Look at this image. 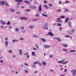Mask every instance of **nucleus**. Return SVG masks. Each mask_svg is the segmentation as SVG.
I'll return each mask as SVG.
<instances>
[{
  "instance_id": "nucleus-45",
  "label": "nucleus",
  "mask_w": 76,
  "mask_h": 76,
  "mask_svg": "<svg viewBox=\"0 0 76 76\" xmlns=\"http://www.w3.org/2000/svg\"><path fill=\"white\" fill-rule=\"evenodd\" d=\"M74 32H75V30L73 29H72V32L73 33Z\"/></svg>"
},
{
  "instance_id": "nucleus-15",
  "label": "nucleus",
  "mask_w": 76,
  "mask_h": 76,
  "mask_svg": "<svg viewBox=\"0 0 76 76\" xmlns=\"http://www.w3.org/2000/svg\"><path fill=\"white\" fill-rule=\"evenodd\" d=\"M41 40H42L43 42H45L46 41V40L43 39V38H41Z\"/></svg>"
},
{
  "instance_id": "nucleus-7",
  "label": "nucleus",
  "mask_w": 76,
  "mask_h": 76,
  "mask_svg": "<svg viewBox=\"0 0 76 76\" xmlns=\"http://www.w3.org/2000/svg\"><path fill=\"white\" fill-rule=\"evenodd\" d=\"M48 35H50V36H54V34H52V33L49 32L48 33Z\"/></svg>"
},
{
  "instance_id": "nucleus-52",
  "label": "nucleus",
  "mask_w": 76,
  "mask_h": 76,
  "mask_svg": "<svg viewBox=\"0 0 76 76\" xmlns=\"http://www.w3.org/2000/svg\"><path fill=\"white\" fill-rule=\"evenodd\" d=\"M50 58H51V57H53V55H51L50 56Z\"/></svg>"
},
{
  "instance_id": "nucleus-58",
  "label": "nucleus",
  "mask_w": 76,
  "mask_h": 76,
  "mask_svg": "<svg viewBox=\"0 0 76 76\" xmlns=\"http://www.w3.org/2000/svg\"><path fill=\"white\" fill-rule=\"evenodd\" d=\"M58 12H60V11H61V10H57Z\"/></svg>"
},
{
  "instance_id": "nucleus-41",
  "label": "nucleus",
  "mask_w": 76,
  "mask_h": 76,
  "mask_svg": "<svg viewBox=\"0 0 76 76\" xmlns=\"http://www.w3.org/2000/svg\"><path fill=\"white\" fill-rule=\"evenodd\" d=\"M48 25V24L47 23H45V26H46Z\"/></svg>"
},
{
  "instance_id": "nucleus-50",
  "label": "nucleus",
  "mask_w": 76,
  "mask_h": 76,
  "mask_svg": "<svg viewBox=\"0 0 76 76\" xmlns=\"http://www.w3.org/2000/svg\"><path fill=\"white\" fill-rule=\"evenodd\" d=\"M33 50H37V49L36 48H33Z\"/></svg>"
},
{
  "instance_id": "nucleus-19",
  "label": "nucleus",
  "mask_w": 76,
  "mask_h": 76,
  "mask_svg": "<svg viewBox=\"0 0 76 76\" xmlns=\"http://www.w3.org/2000/svg\"><path fill=\"white\" fill-rule=\"evenodd\" d=\"M56 39L57 40H58V41H61V39L60 38H56Z\"/></svg>"
},
{
  "instance_id": "nucleus-49",
  "label": "nucleus",
  "mask_w": 76,
  "mask_h": 76,
  "mask_svg": "<svg viewBox=\"0 0 76 76\" xmlns=\"http://www.w3.org/2000/svg\"><path fill=\"white\" fill-rule=\"evenodd\" d=\"M21 29H24V27H21Z\"/></svg>"
},
{
  "instance_id": "nucleus-5",
  "label": "nucleus",
  "mask_w": 76,
  "mask_h": 76,
  "mask_svg": "<svg viewBox=\"0 0 76 76\" xmlns=\"http://www.w3.org/2000/svg\"><path fill=\"white\" fill-rule=\"evenodd\" d=\"M30 8H31V9H36V7H35V6H30Z\"/></svg>"
},
{
  "instance_id": "nucleus-62",
  "label": "nucleus",
  "mask_w": 76,
  "mask_h": 76,
  "mask_svg": "<svg viewBox=\"0 0 76 76\" xmlns=\"http://www.w3.org/2000/svg\"><path fill=\"white\" fill-rule=\"evenodd\" d=\"M59 4H61V1L59 2Z\"/></svg>"
},
{
  "instance_id": "nucleus-25",
  "label": "nucleus",
  "mask_w": 76,
  "mask_h": 76,
  "mask_svg": "<svg viewBox=\"0 0 76 76\" xmlns=\"http://www.w3.org/2000/svg\"><path fill=\"white\" fill-rule=\"evenodd\" d=\"M70 52H75V50H70Z\"/></svg>"
},
{
  "instance_id": "nucleus-60",
  "label": "nucleus",
  "mask_w": 76,
  "mask_h": 76,
  "mask_svg": "<svg viewBox=\"0 0 76 76\" xmlns=\"http://www.w3.org/2000/svg\"><path fill=\"white\" fill-rule=\"evenodd\" d=\"M25 65H26V66H28V64H26V63H25Z\"/></svg>"
},
{
  "instance_id": "nucleus-38",
  "label": "nucleus",
  "mask_w": 76,
  "mask_h": 76,
  "mask_svg": "<svg viewBox=\"0 0 76 76\" xmlns=\"http://www.w3.org/2000/svg\"><path fill=\"white\" fill-rule=\"evenodd\" d=\"M49 6H53V4H49Z\"/></svg>"
},
{
  "instance_id": "nucleus-13",
  "label": "nucleus",
  "mask_w": 76,
  "mask_h": 76,
  "mask_svg": "<svg viewBox=\"0 0 76 76\" xmlns=\"http://www.w3.org/2000/svg\"><path fill=\"white\" fill-rule=\"evenodd\" d=\"M1 22L3 24V25H5L6 24V23L4 21H1Z\"/></svg>"
},
{
  "instance_id": "nucleus-64",
  "label": "nucleus",
  "mask_w": 76,
  "mask_h": 76,
  "mask_svg": "<svg viewBox=\"0 0 76 76\" xmlns=\"http://www.w3.org/2000/svg\"><path fill=\"white\" fill-rule=\"evenodd\" d=\"M32 67H35V65L33 66H32Z\"/></svg>"
},
{
  "instance_id": "nucleus-34",
  "label": "nucleus",
  "mask_w": 76,
  "mask_h": 76,
  "mask_svg": "<svg viewBox=\"0 0 76 76\" xmlns=\"http://www.w3.org/2000/svg\"><path fill=\"white\" fill-rule=\"evenodd\" d=\"M31 10V9L29 10V9H27L26 10V12H29V11H30Z\"/></svg>"
},
{
  "instance_id": "nucleus-42",
  "label": "nucleus",
  "mask_w": 76,
  "mask_h": 76,
  "mask_svg": "<svg viewBox=\"0 0 76 76\" xmlns=\"http://www.w3.org/2000/svg\"><path fill=\"white\" fill-rule=\"evenodd\" d=\"M28 54V53H26L24 54L25 56H27Z\"/></svg>"
},
{
  "instance_id": "nucleus-20",
  "label": "nucleus",
  "mask_w": 76,
  "mask_h": 76,
  "mask_svg": "<svg viewBox=\"0 0 76 76\" xmlns=\"http://www.w3.org/2000/svg\"><path fill=\"white\" fill-rule=\"evenodd\" d=\"M42 15L43 16H45V17H47V15H45L44 14H42Z\"/></svg>"
},
{
  "instance_id": "nucleus-22",
  "label": "nucleus",
  "mask_w": 76,
  "mask_h": 76,
  "mask_svg": "<svg viewBox=\"0 0 76 76\" xmlns=\"http://www.w3.org/2000/svg\"><path fill=\"white\" fill-rule=\"evenodd\" d=\"M68 25H69V26H71V22H69L68 23Z\"/></svg>"
},
{
  "instance_id": "nucleus-28",
  "label": "nucleus",
  "mask_w": 76,
  "mask_h": 76,
  "mask_svg": "<svg viewBox=\"0 0 76 76\" xmlns=\"http://www.w3.org/2000/svg\"><path fill=\"white\" fill-rule=\"evenodd\" d=\"M11 12H15V10L14 9H11Z\"/></svg>"
},
{
  "instance_id": "nucleus-4",
  "label": "nucleus",
  "mask_w": 76,
  "mask_h": 76,
  "mask_svg": "<svg viewBox=\"0 0 76 76\" xmlns=\"http://www.w3.org/2000/svg\"><path fill=\"white\" fill-rule=\"evenodd\" d=\"M39 10L40 12H41L42 10V9H41V5H40L39 7Z\"/></svg>"
},
{
  "instance_id": "nucleus-30",
  "label": "nucleus",
  "mask_w": 76,
  "mask_h": 76,
  "mask_svg": "<svg viewBox=\"0 0 76 76\" xmlns=\"http://www.w3.org/2000/svg\"><path fill=\"white\" fill-rule=\"evenodd\" d=\"M38 61H36V62H34L33 64H37L38 63Z\"/></svg>"
},
{
  "instance_id": "nucleus-14",
  "label": "nucleus",
  "mask_w": 76,
  "mask_h": 76,
  "mask_svg": "<svg viewBox=\"0 0 76 76\" xmlns=\"http://www.w3.org/2000/svg\"><path fill=\"white\" fill-rule=\"evenodd\" d=\"M24 2L26 3H28V4H30V3H29V2L28 1H24Z\"/></svg>"
},
{
  "instance_id": "nucleus-9",
  "label": "nucleus",
  "mask_w": 76,
  "mask_h": 76,
  "mask_svg": "<svg viewBox=\"0 0 76 76\" xmlns=\"http://www.w3.org/2000/svg\"><path fill=\"white\" fill-rule=\"evenodd\" d=\"M44 47L45 48H49L50 47V46L48 45H44Z\"/></svg>"
},
{
  "instance_id": "nucleus-3",
  "label": "nucleus",
  "mask_w": 76,
  "mask_h": 76,
  "mask_svg": "<svg viewBox=\"0 0 76 76\" xmlns=\"http://www.w3.org/2000/svg\"><path fill=\"white\" fill-rule=\"evenodd\" d=\"M20 19H22V20H27V18H26V17H21L20 18Z\"/></svg>"
},
{
  "instance_id": "nucleus-24",
  "label": "nucleus",
  "mask_w": 76,
  "mask_h": 76,
  "mask_svg": "<svg viewBox=\"0 0 76 76\" xmlns=\"http://www.w3.org/2000/svg\"><path fill=\"white\" fill-rule=\"evenodd\" d=\"M5 5L6 6H9V4L7 2H5Z\"/></svg>"
},
{
  "instance_id": "nucleus-56",
  "label": "nucleus",
  "mask_w": 76,
  "mask_h": 76,
  "mask_svg": "<svg viewBox=\"0 0 76 76\" xmlns=\"http://www.w3.org/2000/svg\"><path fill=\"white\" fill-rule=\"evenodd\" d=\"M3 27H4L2 25V26H1V28H3Z\"/></svg>"
},
{
  "instance_id": "nucleus-35",
  "label": "nucleus",
  "mask_w": 76,
  "mask_h": 76,
  "mask_svg": "<svg viewBox=\"0 0 76 76\" xmlns=\"http://www.w3.org/2000/svg\"><path fill=\"white\" fill-rule=\"evenodd\" d=\"M57 25L58 26H61V24H59V23H58Z\"/></svg>"
},
{
  "instance_id": "nucleus-63",
  "label": "nucleus",
  "mask_w": 76,
  "mask_h": 76,
  "mask_svg": "<svg viewBox=\"0 0 76 76\" xmlns=\"http://www.w3.org/2000/svg\"><path fill=\"white\" fill-rule=\"evenodd\" d=\"M53 25H54V26H56V23H54L53 24Z\"/></svg>"
},
{
  "instance_id": "nucleus-23",
  "label": "nucleus",
  "mask_w": 76,
  "mask_h": 76,
  "mask_svg": "<svg viewBox=\"0 0 76 76\" xmlns=\"http://www.w3.org/2000/svg\"><path fill=\"white\" fill-rule=\"evenodd\" d=\"M42 63L43 64V65H44V66H45L46 65V63L45 62H42Z\"/></svg>"
},
{
  "instance_id": "nucleus-18",
  "label": "nucleus",
  "mask_w": 76,
  "mask_h": 76,
  "mask_svg": "<svg viewBox=\"0 0 76 76\" xmlns=\"http://www.w3.org/2000/svg\"><path fill=\"white\" fill-rule=\"evenodd\" d=\"M64 61V60H63L62 61H58V63H62V62H63Z\"/></svg>"
},
{
  "instance_id": "nucleus-57",
  "label": "nucleus",
  "mask_w": 76,
  "mask_h": 76,
  "mask_svg": "<svg viewBox=\"0 0 76 76\" xmlns=\"http://www.w3.org/2000/svg\"><path fill=\"white\" fill-rule=\"evenodd\" d=\"M34 37H38L37 36H36V35H34Z\"/></svg>"
},
{
  "instance_id": "nucleus-48",
  "label": "nucleus",
  "mask_w": 76,
  "mask_h": 76,
  "mask_svg": "<svg viewBox=\"0 0 76 76\" xmlns=\"http://www.w3.org/2000/svg\"><path fill=\"white\" fill-rule=\"evenodd\" d=\"M18 30H19V29L18 28H16L15 29L16 31H18Z\"/></svg>"
},
{
  "instance_id": "nucleus-26",
  "label": "nucleus",
  "mask_w": 76,
  "mask_h": 76,
  "mask_svg": "<svg viewBox=\"0 0 76 76\" xmlns=\"http://www.w3.org/2000/svg\"><path fill=\"white\" fill-rule=\"evenodd\" d=\"M65 37H66L67 38H69L70 37V36L69 35H66L65 36Z\"/></svg>"
},
{
  "instance_id": "nucleus-27",
  "label": "nucleus",
  "mask_w": 76,
  "mask_h": 76,
  "mask_svg": "<svg viewBox=\"0 0 76 76\" xmlns=\"http://www.w3.org/2000/svg\"><path fill=\"white\" fill-rule=\"evenodd\" d=\"M63 51H64L66 52L67 51V50L66 49H63Z\"/></svg>"
},
{
  "instance_id": "nucleus-37",
  "label": "nucleus",
  "mask_w": 76,
  "mask_h": 76,
  "mask_svg": "<svg viewBox=\"0 0 76 76\" xmlns=\"http://www.w3.org/2000/svg\"><path fill=\"white\" fill-rule=\"evenodd\" d=\"M38 20V19H35L33 20V21H35V20Z\"/></svg>"
},
{
  "instance_id": "nucleus-46",
  "label": "nucleus",
  "mask_w": 76,
  "mask_h": 76,
  "mask_svg": "<svg viewBox=\"0 0 76 76\" xmlns=\"http://www.w3.org/2000/svg\"><path fill=\"white\" fill-rule=\"evenodd\" d=\"M30 28H33V26H29Z\"/></svg>"
},
{
  "instance_id": "nucleus-61",
  "label": "nucleus",
  "mask_w": 76,
  "mask_h": 76,
  "mask_svg": "<svg viewBox=\"0 0 76 76\" xmlns=\"http://www.w3.org/2000/svg\"><path fill=\"white\" fill-rule=\"evenodd\" d=\"M37 73V71H35L34 72V73Z\"/></svg>"
},
{
  "instance_id": "nucleus-33",
  "label": "nucleus",
  "mask_w": 76,
  "mask_h": 76,
  "mask_svg": "<svg viewBox=\"0 0 76 76\" xmlns=\"http://www.w3.org/2000/svg\"><path fill=\"white\" fill-rule=\"evenodd\" d=\"M65 12H69V10L68 9H66L65 10Z\"/></svg>"
},
{
  "instance_id": "nucleus-51",
  "label": "nucleus",
  "mask_w": 76,
  "mask_h": 76,
  "mask_svg": "<svg viewBox=\"0 0 76 76\" xmlns=\"http://www.w3.org/2000/svg\"><path fill=\"white\" fill-rule=\"evenodd\" d=\"M7 39H8L7 38H5V41H7Z\"/></svg>"
},
{
  "instance_id": "nucleus-47",
  "label": "nucleus",
  "mask_w": 76,
  "mask_h": 76,
  "mask_svg": "<svg viewBox=\"0 0 76 76\" xmlns=\"http://www.w3.org/2000/svg\"><path fill=\"white\" fill-rule=\"evenodd\" d=\"M59 30H60V31H61V30L62 29V28L60 27L59 28Z\"/></svg>"
},
{
  "instance_id": "nucleus-32",
  "label": "nucleus",
  "mask_w": 76,
  "mask_h": 76,
  "mask_svg": "<svg viewBox=\"0 0 76 76\" xmlns=\"http://www.w3.org/2000/svg\"><path fill=\"white\" fill-rule=\"evenodd\" d=\"M44 2L45 4L47 3V1H46L45 0L44 1Z\"/></svg>"
},
{
  "instance_id": "nucleus-1",
  "label": "nucleus",
  "mask_w": 76,
  "mask_h": 76,
  "mask_svg": "<svg viewBox=\"0 0 76 76\" xmlns=\"http://www.w3.org/2000/svg\"><path fill=\"white\" fill-rule=\"evenodd\" d=\"M71 73H72L73 76H75L76 73V70L73 69L71 71Z\"/></svg>"
},
{
  "instance_id": "nucleus-29",
  "label": "nucleus",
  "mask_w": 76,
  "mask_h": 76,
  "mask_svg": "<svg viewBox=\"0 0 76 76\" xmlns=\"http://www.w3.org/2000/svg\"><path fill=\"white\" fill-rule=\"evenodd\" d=\"M61 18L63 19V18H65V16H61Z\"/></svg>"
},
{
  "instance_id": "nucleus-12",
  "label": "nucleus",
  "mask_w": 76,
  "mask_h": 76,
  "mask_svg": "<svg viewBox=\"0 0 76 76\" xmlns=\"http://www.w3.org/2000/svg\"><path fill=\"white\" fill-rule=\"evenodd\" d=\"M19 52L20 55H22V50H19Z\"/></svg>"
},
{
  "instance_id": "nucleus-43",
  "label": "nucleus",
  "mask_w": 76,
  "mask_h": 76,
  "mask_svg": "<svg viewBox=\"0 0 76 76\" xmlns=\"http://www.w3.org/2000/svg\"><path fill=\"white\" fill-rule=\"evenodd\" d=\"M36 16H39V15L38 14H36L35 15Z\"/></svg>"
},
{
  "instance_id": "nucleus-31",
  "label": "nucleus",
  "mask_w": 76,
  "mask_h": 76,
  "mask_svg": "<svg viewBox=\"0 0 76 76\" xmlns=\"http://www.w3.org/2000/svg\"><path fill=\"white\" fill-rule=\"evenodd\" d=\"M10 22L9 21L7 23V25H10Z\"/></svg>"
},
{
  "instance_id": "nucleus-55",
  "label": "nucleus",
  "mask_w": 76,
  "mask_h": 76,
  "mask_svg": "<svg viewBox=\"0 0 76 76\" xmlns=\"http://www.w3.org/2000/svg\"><path fill=\"white\" fill-rule=\"evenodd\" d=\"M17 14H20V12H16Z\"/></svg>"
},
{
  "instance_id": "nucleus-11",
  "label": "nucleus",
  "mask_w": 76,
  "mask_h": 76,
  "mask_svg": "<svg viewBox=\"0 0 76 76\" xmlns=\"http://www.w3.org/2000/svg\"><path fill=\"white\" fill-rule=\"evenodd\" d=\"M5 45H6V46L7 47V45H8V44H9V43L8 42H5Z\"/></svg>"
},
{
  "instance_id": "nucleus-21",
  "label": "nucleus",
  "mask_w": 76,
  "mask_h": 76,
  "mask_svg": "<svg viewBox=\"0 0 76 76\" xmlns=\"http://www.w3.org/2000/svg\"><path fill=\"white\" fill-rule=\"evenodd\" d=\"M63 45L64 47H67V45L66 44H63Z\"/></svg>"
},
{
  "instance_id": "nucleus-10",
  "label": "nucleus",
  "mask_w": 76,
  "mask_h": 76,
  "mask_svg": "<svg viewBox=\"0 0 76 76\" xmlns=\"http://www.w3.org/2000/svg\"><path fill=\"white\" fill-rule=\"evenodd\" d=\"M44 6L45 8L46 9H48V7L47 5L45 4L44 5Z\"/></svg>"
},
{
  "instance_id": "nucleus-16",
  "label": "nucleus",
  "mask_w": 76,
  "mask_h": 76,
  "mask_svg": "<svg viewBox=\"0 0 76 76\" xmlns=\"http://www.w3.org/2000/svg\"><path fill=\"white\" fill-rule=\"evenodd\" d=\"M65 23L66 22H68V20H69V18H67L65 20Z\"/></svg>"
},
{
  "instance_id": "nucleus-8",
  "label": "nucleus",
  "mask_w": 76,
  "mask_h": 76,
  "mask_svg": "<svg viewBox=\"0 0 76 76\" xmlns=\"http://www.w3.org/2000/svg\"><path fill=\"white\" fill-rule=\"evenodd\" d=\"M23 1V0H15V1H17L18 3L22 2Z\"/></svg>"
},
{
  "instance_id": "nucleus-53",
  "label": "nucleus",
  "mask_w": 76,
  "mask_h": 76,
  "mask_svg": "<svg viewBox=\"0 0 76 76\" xmlns=\"http://www.w3.org/2000/svg\"><path fill=\"white\" fill-rule=\"evenodd\" d=\"M39 66H41V65H42L40 63H39Z\"/></svg>"
},
{
  "instance_id": "nucleus-59",
  "label": "nucleus",
  "mask_w": 76,
  "mask_h": 76,
  "mask_svg": "<svg viewBox=\"0 0 76 76\" xmlns=\"http://www.w3.org/2000/svg\"><path fill=\"white\" fill-rule=\"evenodd\" d=\"M20 39V40H23V38H21Z\"/></svg>"
},
{
  "instance_id": "nucleus-54",
  "label": "nucleus",
  "mask_w": 76,
  "mask_h": 76,
  "mask_svg": "<svg viewBox=\"0 0 76 76\" xmlns=\"http://www.w3.org/2000/svg\"><path fill=\"white\" fill-rule=\"evenodd\" d=\"M15 41H18V40H13V42H15Z\"/></svg>"
},
{
  "instance_id": "nucleus-36",
  "label": "nucleus",
  "mask_w": 76,
  "mask_h": 76,
  "mask_svg": "<svg viewBox=\"0 0 76 76\" xmlns=\"http://www.w3.org/2000/svg\"><path fill=\"white\" fill-rule=\"evenodd\" d=\"M68 62V61H67L66 62H64V63H63V64H66Z\"/></svg>"
},
{
  "instance_id": "nucleus-40",
  "label": "nucleus",
  "mask_w": 76,
  "mask_h": 76,
  "mask_svg": "<svg viewBox=\"0 0 76 76\" xmlns=\"http://www.w3.org/2000/svg\"><path fill=\"white\" fill-rule=\"evenodd\" d=\"M25 72L26 73H28V71L25 70Z\"/></svg>"
},
{
  "instance_id": "nucleus-39",
  "label": "nucleus",
  "mask_w": 76,
  "mask_h": 76,
  "mask_svg": "<svg viewBox=\"0 0 76 76\" xmlns=\"http://www.w3.org/2000/svg\"><path fill=\"white\" fill-rule=\"evenodd\" d=\"M9 52L10 53H12V51L11 50H10L9 51Z\"/></svg>"
},
{
  "instance_id": "nucleus-2",
  "label": "nucleus",
  "mask_w": 76,
  "mask_h": 76,
  "mask_svg": "<svg viewBox=\"0 0 76 76\" xmlns=\"http://www.w3.org/2000/svg\"><path fill=\"white\" fill-rule=\"evenodd\" d=\"M57 20L56 21L57 22H61V20H61V18H57Z\"/></svg>"
},
{
  "instance_id": "nucleus-44",
  "label": "nucleus",
  "mask_w": 76,
  "mask_h": 76,
  "mask_svg": "<svg viewBox=\"0 0 76 76\" xmlns=\"http://www.w3.org/2000/svg\"><path fill=\"white\" fill-rule=\"evenodd\" d=\"M36 47L38 48H39V47H38V45H36Z\"/></svg>"
},
{
  "instance_id": "nucleus-17",
  "label": "nucleus",
  "mask_w": 76,
  "mask_h": 76,
  "mask_svg": "<svg viewBox=\"0 0 76 76\" xmlns=\"http://www.w3.org/2000/svg\"><path fill=\"white\" fill-rule=\"evenodd\" d=\"M32 56H35V53L34 52H32Z\"/></svg>"
},
{
  "instance_id": "nucleus-6",
  "label": "nucleus",
  "mask_w": 76,
  "mask_h": 76,
  "mask_svg": "<svg viewBox=\"0 0 76 76\" xmlns=\"http://www.w3.org/2000/svg\"><path fill=\"white\" fill-rule=\"evenodd\" d=\"M5 2H5L4 1L0 2V4H1L2 5H3L4 4H5Z\"/></svg>"
}]
</instances>
